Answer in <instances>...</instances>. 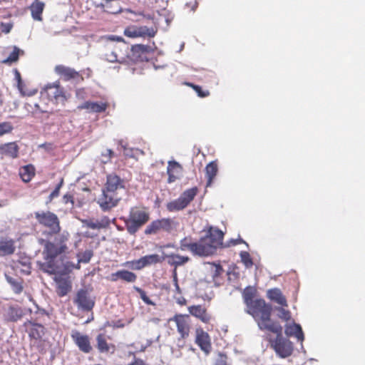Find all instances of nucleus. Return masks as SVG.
Instances as JSON below:
<instances>
[{
	"mask_svg": "<svg viewBox=\"0 0 365 365\" xmlns=\"http://www.w3.org/2000/svg\"><path fill=\"white\" fill-rule=\"evenodd\" d=\"M225 232L220 229L210 226L197 241L191 242V237H185L180 240L181 251L189 250L192 255L200 257H211L222 247Z\"/></svg>",
	"mask_w": 365,
	"mask_h": 365,
	"instance_id": "1",
	"label": "nucleus"
},
{
	"mask_svg": "<svg viewBox=\"0 0 365 365\" xmlns=\"http://www.w3.org/2000/svg\"><path fill=\"white\" fill-rule=\"evenodd\" d=\"M41 245L44 246L43 255V259L46 262H43L41 261H37V265L39 269H41L44 273H46L49 275H53L55 273L53 268L57 265L55 262L56 258L65 252L67 250V245L64 243L63 237L61 238L60 245L57 246L53 242L46 240L43 239H41L39 240ZM62 258V256H60Z\"/></svg>",
	"mask_w": 365,
	"mask_h": 365,
	"instance_id": "2",
	"label": "nucleus"
},
{
	"mask_svg": "<svg viewBox=\"0 0 365 365\" xmlns=\"http://www.w3.org/2000/svg\"><path fill=\"white\" fill-rule=\"evenodd\" d=\"M272 306L263 299H256L253 304L247 307V312L253 317L261 330L277 331V328L274 327L279 323L272 320Z\"/></svg>",
	"mask_w": 365,
	"mask_h": 365,
	"instance_id": "3",
	"label": "nucleus"
},
{
	"mask_svg": "<svg viewBox=\"0 0 365 365\" xmlns=\"http://www.w3.org/2000/svg\"><path fill=\"white\" fill-rule=\"evenodd\" d=\"M274 327L277 329L279 327V330H269L277 334L276 338L270 341L271 347L280 358L289 357L293 353V344L291 341L282 336V327L279 324Z\"/></svg>",
	"mask_w": 365,
	"mask_h": 365,
	"instance_id": "4",
	"label": "nucleus"
},
{
	"mask_svg": "<svg viewBox=\"0 0 365 365\" xmlns=\"http://www.w3.org/2000/svg\"><path fill=\"white\" fill-rule=\"evenodd\" d=\"M120 219L123 220L128 232L134 235L149 220L150 216L148 212L139 210L130 212L128 217H123Z\"/></svg>",
	"mask_w": 365,
	"mask_h": 365,
	"instance_id": "5",
	"label": "nucleus"
},
{
	"mask_svg": "<svg viewBox=\"0 0 365 365\" xmlns=\"http://www.w3.org/2000/svg\"><path fill=\"white\" fill-rule=\"evenodd\" d=\"M153 45L154 46V48L144 44L132 45L130 52L126 54V57L135 63L148 62L150 60L148 55L153 53L154 52V49L156 48L154 41L153 42ZM126 52H128V50Z\"/></svg>",
	"mask_w": 365,
	"mask_h": 365,
	"instance_id": "6",
	"label": "nucleus"
},
{
	"mask_svg": "<svg viewBox=\"0 0 365 365\" xmlns=\"http://www.w3.org/2000/svg\"><path fill=\"white\" fill-rule=\"evenodd\" d=\"M35 217L38 222L50 229V234H57L61 231L60 222L58 216L50 211L36 212Z\"/></svg>",
	"mask_w": 365,
	"mask_h": 365,
	"instance_id": "7",
	"label": "nucleus"
},
{
	"mask_svg": "<svg viewBox=\"0 0 365 365\" xmlns=\"http://www.w3.org/2000/svg\"><path fill=\"white\" fill-rule=\"evenodd\" d=\"M173 220L170 218H161L153 220L151 223L148 225L144 231L145 235H155L163 230L166 232H170L173 230L172 227Z\"/></svg>",
	"mask_w": 365,
	"mask_h": 365,
	"instance_id": "8",
	"label": "nucleus"
},
{
	"mask_svg": "<svg viewBox=\"0 0 365 365\" xmlns=\"http://www.w3.org/2000/svg\"><path fill=\"white\" fill-rule=\"evenodd\" d=\"M73 302L79 309L84 312L91 311L95 306L94 299L90 297L88 290L85 289H80L77 292Z\"/></svg>",
	"mask_w": 365,
	"mask_h": 365,
	"instance_id": "9",
	"label": "nucleus"
},
{
	"mask_svg": "<svg viewBox=\"0 0 365 365\" xmlns=\"http://www.w3.org/2000/svg\"><path fill=\"white\" fill-rule=\"evenodd\" d=\"M195 343L200 349L205 354H209L212 349L210 337L207 332L205 331L202 328L196 329Z\"/></svg>",
	"mask_w": 365,
	"mask_h": 365,
	"instance_id": "10",
	"label": "nucleus"
},
{
	"mask_svg": "<svg viewBox=\"0 0 365 365\" xmlns=\"http://www.w3.org/2000/svg\"><path fill=\"white\" fill-rule=\"evenodd\" d=\"M71 336L75 344L81 351L86 354L91 352L92 346L88 335L81 334L79 332L76 331L75 334H73Z\"/></svg>",
	"mask_w": 365,
	"mask_h": 365,
	"instance_id": "11",
	"label": "nucleus"
},
{
	"mask_svg": "<svg viewBox=\"0 0 365 365\" xmlns=\"http://www.w3.org/2000/svg\"><path fill=\"white\" fill-rule=\"evenodd\" d=\"M55 72L61 76L66 81L71 79H77L79 78H83L79 72L76 71L74 68L65 66L63 65H58L55 67Z\"/></svg>",
	"mask_w": 365,
	"mask_h": 365,
	"instance_id": "12",
	"label": "nucleus"
},
{
	"mask_svg": "<svg viewBox=\"0 0 365 365\" xmlns=\"http://www.w3.org/2000/svg\"><path fill=\"white\" fill-rule=\"evenodd\" d=\"M284 333L287 336H294L301 342H302L304 339V333L301 326L298 324H296L294 322H292V323H287L285 325Z\"/></svg>",
	"mask_w": 365,
	"mask_h": 365,
	"instance_id": "13",
	"label": "nucleus"
},
{
	"mask_svg": "<svg viewBox=\"0 0 365 365\" xmlns=\"http://www.w3.org/2000/svg\"><path fill=\"white\" fill-rule=\"evenodd\" d=\"M185 317H189L188 314H175L170 320H173L176 322L177 330L180 334L182 339L186 338L189 335V327L186 324Z\"/></svg>",
	"mask_w": 365,
	"mask_h": 365,
	"instance_id": "14",
	"label": "nucleus"
},
{
	"mask_svg": "<svg viewBox=\"0 0 365 365\" xmlns=\"http://www.w3.org/2000/svg\"><path fill=\"white\" fill-rule=\"evenodd\" d=\"M118 188H125L123 180L116 174L108 175L106 183V190L114 192Z\"/></svg>",
	"mask_w": 365,
	"mask_h": 365,
	"instance_id": "15",
	"label": "nucleus"
},
{
	"mask_svg": "<svg viewBox=\"0 0 365 365\" xmlns=\"http://www.w3.org/2000/svg\"><path fill=\"white\" fill-rule=\"evenodd\" d=\"M19 147L16 142H10L0 145V153L15 159L19 156Z\"/></svg>",
	"mask_w": 365,
	"mask_h": 365,
	"instance_id": "16",
	"label": "nucleus"
},
{
	"mask_svg": "<svg viewBox=\"0 0 365 365\" xmlns=\"http://www.w3.org/2000/svg\"><path fill=\"white\" fill-rule=\"evenodd\" d=\"M189 312L191 315L199 319L204 323H208L211 319L209 314L207 313L205 308L201 305H192L188 307Z\"/></svg>",
	"mask_w": 365,
	"mask_h": 365,
	"instance_id": "17",
	"label": "nucleus"
},
{
	"mask_svg": "<svg viewBox=\"0 0 365 365\" xmlns=\"http://www.w3.org/2000/svg\"><path fill=\"white\" fill-rule=\"evenodd\" d=\"M4 277L6 282L10 285L11 289L16 294H19L24 289L23 279L19 276L15 277L4 273Z\"/></svg>",
	"mask_w": 365,
	"mask_h": 365,
	"instance_id": "18",
	"label": "nucleus"
},
{
	"mask_svg": "<svg viewBox=\"0 0 365 365\" xmlns=\"http://www.w3.org/2000/svg\"><path fill=\"white\" fill-rule=\"evenodd\" d=\"M118 279L127 282H135L137 279V275L127 269H120L111 274L112 281L115 282Z\"/></svg>",
	"mask_w": 365,
	"mask_h": 365,
	"instance_id": "19",
	"label": "nucleus"
},
{
	"mask_svg": "<svg viewBox=\"0 0 365 365\" xmlns=\"http://www.w3.org/2000/svg\"><path fill=\"white\" fill-rule=\"evenodd\" d=\"M16 250L14 245V240L13 239H4L3 237L0 240V257H6L11 255L14 253Z\"/></svg>",
	"mask_w": 365,
	"mask_h": 365,
	"instance_id": "20",
	"label": "nucleus"
},
{
	"mask_svg": "<svg viewBox=\"0 0 365 365\" xmlns=\"http://www.w3.org/2000/svg\"><path fill=\"white\" fill-rule=\"evenodd\" d=\"M80 268L81 266L78 262L75 264L72 262L67 261L65 263H63V267L61 269L60 265L57 264V265L53 268L55 273L53 274L62 277L68 274L73 269H79Z\"/></svg>",
	"mask_w": 365,
	"mask_h": 365,
	"instance_id": "21",
	"label": "nucleus"
},
{
	"mask_svg": "<svg viewBox=\"0 0 365 365\" xmlns=\"http://www.w3.org/2000/svg\"><path fill=\"white\" fill-rule=\"evenodd\" d=\"M25 315L24 309L19 305H11L7 310L8 321L16 322Z\"/></svg>",
	"mask_w": 365,
	"mask_h": 365,
	"instance_id": "22",
	"label": "nucleus"
},
{
	"mask_svg": "<svg viewBox=\"0 0 365 365\" xmlns=\"http://www.w3.org/2000/svg\"><path fill=\"white\" fill-rule=\"evenodd\" d=\"M45 7V4L38 0H34L29 6L31 17L34 20L41 21L42 14Z\"/></svg>",
	"mask_w": 365,
	"mask_h": 365,
	"instance_id": "23",
	"label": "nucleus"
},
{
	"mask_svg": "<svg viewBox=\"0 0 365 365\" xmlns=\"http://www.w3.org/2000/svg\"><path fill=\"white\" fill-rule=\"evenodd\" d=\"M54 281L57 283L58 289V295L61 297L66 296L71 289V284L67 279H63L57 277L53 278Z\"/></svg>",
	"mask_w": 365,
	"mask_h": 365,
	"instance_id": "24",
	"label": "nucleus"
},
{
	"mask_svg": "<svg viewBox=\"0 0 365 365\" xmlns=\"http://www.w3.org/2000/svg\"><path fill=\"white\" fill-rule=\"evenodd\" d=\"M268 297L281 305L282 307H287V302L286 297L283 295L280 289L277 288L269 289L267 292Z\"/></svg>",
	"mask_w": 365,
	"mask_h": 365,
	"instance_id": "25",
	"label": "nucleus"
},
{
	"mask_svg": "<svg viewBox=\"0 0 365 365\" xmlns=\"http://www.w3.org/2000/svg\"><path fill=\"white\" fill-rule=\"evenodd\" d=\"M28 323L33 327L29 332V336L34 339H41L44 335V327L41 324L31 320H28Z\"/></svg>",
	"mask_w": 365,
	"mask_h": 365,
	"instance_id": "26",
	"label": "nucleus"
},
{
	"mask_svg": "<svg viewBox=\"0 0 365 365\" xmlns=\"http://www.w3.org/2000/svg\"><path fill=\"white\" fill-rule=\"evenodd\" d=\"M199 74L197 76L199 78L206 83L217 84L215 73L211 70L202 68L198 71Z\"/></svg>",
	"mask_w": 365,
	"mask_h": 365,
	"instance_id": "27",
	"label": "nucleus"
},
{
	"mask_svg": "<svg viewBox=\"0 0 365 365\" xmlns=\"http://www.w3.org/2000/svg\"><path fill=\"white\" fill-rule=\"evenodd\" d=\"M25 52L24 50L19 48L16 46H14L13 51L9 53L8 57L2 61L4 64L11 65L18 61L21 55H24Z\"/></svg>",
	"mask_w": 365,
	"mask_h": 365,
	"instance_id": "28",
	"label": "nucleus"
},
{
	"mask_svg": "<svg viewBox=\"0 0 365 365\" xmlns=\"http://www.w3.org/2000/svg\"><path fill=\"white\" fill-rule=\"evenodd\" d=\"M198 189L196 186L191 188L187 189L183 191L179 197L183 201V202L187 206L197 195Z\"/></svg>",
	"mask_w": 365,
	"mask_h": 365,
	"instance_id": "29",
	"label": "nucleus"
},
{
	"mask_svg": "<svg viewBox=\"0 0 365 365\" xmlns=\"http://www.w3.org/2000/svg\"><path fill=\"white\" fill-rule=\"evenodd\" d=\"M169 257H171L170 259L168 260V264L170 266H173L177 268L179 266L183 265L184 264L188 262L190 259L187 256H181L178 254L171 253V255Z\"/></svg>",
	"mask_w": 365,
	"mask_h": 365,
	"instance_id": "30",
	"label": "nucleus"
},
{
	"mask_svg": "<svg viewBox=\"0 0 365 365\" xmlns=\"http://www.w3.org/2000/svg\"><path fill=\"white\" fill-rule=\"evenodd\" d=\"M218 168L215 161L210 162L205 167V174L207 177V186L211 185L213 178L217 175Z\"/></svg>",
	"mask_w": 365,
	"mask_h": 365,
	"instance_id": "31",
	"label": "nucleus"
},
{
	"mask_svg": "<svg viewBox=\"0 0 365 365\" xmlns=\"http://www.w3.org/2000/svg\"><path fill=\"white\" fill-rule=\"evenodd\" d=\"M46 88L53 90L51 93H48V95L52 96L56 100H58L60 98H61L62 101L66 100L65 93L63 89L61 88L58 82L53 83L52 85L49 84Z\"/></svg>",
	"mask_w": 365,
	"mask_h": 365,
	"instance_id": "32",
	"label": "nucleus"
},
{
	"mask_svg": "<svg viewBox=\"0 0 365 365\" xmlns=\"http://www.w3.org/2000/svg\"><path fill=\"white\" fill-rule=\"evenodd\" d=\"M163 261L164 257H160V255L157 254L148 255L141 257V262L143 264V266L145 267L151 264L161 263Z\"/></svg>",
	"mask_w": 365,
	"mask_h": 365,
	"instance_id": "33",
	"label": "nucleus"
},
{
	"mask_svg": "<svg viewBox=\"0 0 365 365\" xmlns=\"http://www.w3.org/2000/svg\"><path fill=\"white\" fill-rule=\"evenodd\" d=\"M186 207L187 205L180 197L168 202L166 205V208L169 212L180 211Z\"/></svg>",
	"mask_w": 365,
	"mask_h": 365,
	"instance_id": "34",
	"label": "nucleus"
},
{
	"mask_svg": "<svg viewBox=\"0 0 365 365\" xmlns=\"http://www.w3.org/2000/svg\"><path fill=\"white\" fill-rule=\"evenodd\" d=\"M212 265V278L214 281L215 285L218 287L221 284L219 281V277L223 272V268L220 264H215V262L210 263Z\"/></svg>",
	"mask_w": 365,
	"mask_h": 365,
	"instance_id": "35",
	"label": "nucleus"
},
{
	"mask_svg": "<svg viewBox=\"0 0 365 365\" xmlns=\"http://www.w3.org/2000/svg\"><path fill=\"white\" fill-rule=\"evenodd\" d=\"M35 175V168L32 165H26L23 168V172L20 173L21 180L29 182Z\"/></svg>",
	"mask_w": 365,
	"mask_h": 365,
	"instance_id": "36",
	"label": "nucleus"
},
{
	"mask_svg": "<svg viewBox=\"0 0 365 365\" xmlns=\"http://www.w3.org/2000/svg\"><path fill=\"white\" fill-rule=\"evenodd\" d=\"M255 293L256 290L251 287H247L244 289L242 296L247 307H249L255 302L256 299H255Z\"/></svg>",
	"mask_w": 365,
	"mask_h": 365,
	"instance_id": "37",
	"label": "nucleus"
},
{
	"mask_svg": "<svg viewBox=\"0 0 365 365\" xmlns=\"http://www.w3.org/2000/svg\"><path fill=\"white\" fill-rule=\"evenodd\" d=\"M97 348L100 353H106L110 350V345L108 344L102 334H99L96 337Z\"/></svg>",
	"mask_w": 365,
	"mask_h": 365,
	"instance_id": "38",
	"label": "nucleus"
},
{
	"mask_svg": "<svg viewBox=\"0 0 365 365\" xmlns=\"http://www.w3.org/2000/svg\"><path fill=\"white\" fill-rule=\"evenodd\" d=\"M123 34L125 36L130 38H137L143 36V34L141 33L140 27L136 26H128L125 28L124 29Z\"/></svg>",
	"mask_w": 365,
	"mask_h": 365,
	"instance_id": "39",
	"label": "nucleus"
},
{
	"mask_svg": "<svg viewBox=\"0 0 365 365\" xmlns=\"http://www.w3.org/2000/svg\"><path fill=\"white\" fill-rule=\"evenodd\" d=\"M184 84L192 88L200 98H205L210 95L208 90H203L199 85L190 82H185Z\"/></svg>",
	"mask_w": 365,
	"mask_h": 365,
	"instance_id": "40",
	"label": "nucleus"
},
{
	"mask_svg": "<svg viewBox=\"0 0 365 365\" xmlns=\"http://www.w3.org/2000/svg\"><path fill=\"white\" fill-rule=\"evenodd\" d=\"M93 256V251L92 250H86L83 252L81 254H78V263H84L87 264L88 263L92 257Z\"/></svg>",
	"mask_w": 365,
	"mask_h": 365,
	"instance_id": "41",
	"label": "nucleus"
},
{
	"mask_svg": "<svg viewBox=\"0 0 365 365\" xmlns=\"http://www.w3.org/2000/svg\"><path fill=\"white\" fill-rule=\"evenodd\" d=\"M134 289L140 294V299L147 305H155V303L147 296L146 292L141 288L134 286Z\"/></svg>",
	"mask_w": 365,
	"mask_h": 365,
	"instance_id": "42",
	"label": "nucleus"
},
{
	"mask_svg": "<svg viewBox=\"0 0 365 365\" xmlns=\"http://www.w3.org/2000/svg\"><path fill=\"white\" fill-rule=\"evenodd\" d=\"M182 170V165L175 160H170L168 161V165L167 167V173H179Z\"/></svg>",
	"mask_w": 365,
	"mask_h": 365,
	"instance_id": "43",
	"label": "nucleus"
},
{
	"mask_svg": "<svg viewBox=\"0 0 365 365\" xmlns=\"http://www.w3.org/2000/svg\"><path fill=\"white\" fill-rule=\"evenodd\" d=\"M277 311L278 312V317L285 322H288L289 320H291L292 319V315H291V312L287 310V309H284L283 307H277L276 308Z\"/></svg>",
	"mask_w": 365,
	"mask_h": 365,
	"instance_id": "44",
	"label": "nucleus"
},
{
	"mask_svg": "<svg viewBox=\"0 0 365 365\" xmlns=\"http://www.w3.org/2000/svg\"><path fill=\"white\" fill-rule=\"evenodd\" d=\"M242 262L247 267H251L253 265V262L251 256L248 252L242 251L240 253Z\"/></svg>",
	"mask_w": 365,
	"mask_h": 365,
	"instance_id": "45",
	"label": "nucleus"
},
{
	"mask_svg": "<svg viewBox=\"0 0 365 365\" xmlns=\"http://www.w3.org/2000/svg\"><path fill=\"white\" fill-rule=\"evenodd\" d=\"M103 38L106 39L107 41L122 42L124 43V46H125V50L127 51L129 49L128 43L125 42V39L120 36L110 34L104 36Z\"/></svg>",
	"mask_w": 365,
	"mask_h": 365,
	"instance_id": "46",
	"label": "nucleus"
},
{
	"mask_svg": "<svg viewBox=\"0 0 365 365\" xmlns=\"http://www.w3.org/2000/svg\"><path fill=\"white\" fill-rule=\"evenodd\" d=\"M107 106L106 103L93 102L91 110L95 113H102L106 110Z\"/></svg>",
	"mask_w": 365,
	"mask_h": 365,
	"instance_id": "47",
	"label": "nucleus"
},
{
	"mask_svg": "<svg viewBox=\"0 0 365 365\" xmlns=\"http://www.w3.org/2000/svg\"><path fill=\"white\" fill-rule=\"evenodd\" d=\"M24 87H25V83L23 81L17 83V88H18L19 92L21 93V94L23 96H31L37 93V90H36V89L29 91H26L24 90Z\"/></svg>",
	"mask_w": 365,
	"mask_h": 365,
	"instance_id": "48",
	"label": "nucleus"
},
{
	"mask_svg": "<svg viewBox=\"0 0 365 365\" xmlns=\"http://www.w3.org/2000/svg\"><path fill=\"white\" fill-rule=\"evenodd\" d=\"M14 128L11 123L9 122H3L0 123V136L9 133L13 130Z\"/></svg>",
	"mask_w": 365,
	"mask_h": 365,
	"instance_id": "49",
	"label": "nucleus"
},
{
	"mask_svg": "<svg viewBox=\"0 0 365 365\" xmlns=\"http://www.w3.org/2000/svg\"><path fill=\"white\" fill-rule=\"evenodd\" d=\"M140 29L141 30V33L143 34L142 37H145V36L153 38L157 34V29H153V28H148L145 26H140Z\"/></svg>",
	"mask_w": 365,
	"mask_h": 365,
	"instance_id": "50",
	"label": "nucleus"
},
{
	"mask_svg": "<svg viewBox=\"0 0 365 365\" xmlns=\"http://www.w3.org/2000/svg\"><path fill=\"white\" fill-rule=\"evenodd\" d=\"M105 59L110 63L118 62L120 63H123L124 62H125L124 58H123L122 59H118L117 53L115 51H112L110 54H106Z\"/></svg>",
	"mask_w": 365,
	"mask_h": 365,
	"instance_id": "51",
	"label": "nucleus"
},
{
	"mask_svg": "<svg viewBox=\"0 0 365 365\" xmlns=\"http://www.w3.org/2000/svg\"><path fill=\"white\" fill-rule=\"evenodd\" d=\"M82 222L91 229H101L106 227V225L99 222H94L90 220H83Z\"/></svg>",
	"mask_w": 365,
	"mask_h": 365,
	"instance_id": "52",
	"label": "nucleus"
},
{
	"mask_svg": "<svg viewBox=\"0 0 365 365\" xmlns=\"http://www.w3.org/2000/svg\"><path fill=\"white\" fill-rule=\"evenodd\" d=\"M102 156L103 159L101 160V162L104 164H106L109 162H110L111 158L114 155V152L111 149H107L106 150V153H102Z\"/></svg>",
	"mask_w": 365,
	"mask_h": 365,
	"instance_id": "53",
	"label": "nucleus"
},
{
	"mask_svg": "<svg viewBox=\"0 0 365 365\" xmlns=\"http://www.w3.org/2000/svg\"><path fill=\"white\" fill-rule=\"evenodd\" d=\"M227 356L225 353H219L215 365H227Z\"/></svg>",
	"mask_w": 365,
	"mask_h": 365,
	"instance_id": "54",
	"label": "nucleus"
},
{
	"mask_svg": "<svg viewBox=\"0 0 365 365\" xmlns=\"http://www.w3.org/2000/svg\"><path fill=\"white\" fill-rule=\"evenodd\" d=\"M34 108L36 109V110H32L31 111V115L34 118H38V116L37 115V111H38L39 113H46L47 114L46 117L45 118V120H47L48 119V112L46 111V110H43L42 109H41L38 103H34Z\"/></svg>",
	"mask_w": 365,
	"mask_h": 365,
	"instance_id": "55",
	"label": "nucleus"
},
{
	"mask_svg": "<svg viewBox=\"0 0 365 365\" xmlns=\"http://www.w3.org/2000/svg\"><path fill=\"white\" fill-rule=\"evenodd\" d=\"M112 198L110 197V200H105L104 202H102L100 203V206L102 208L103 210L107 211L109 210L113 207H115L116 205V203L111 202Z\"/></svg>",
	"mask_w": 365,
	"mask_h": 365,
	"instance_id": "56",
	"label": "nucleus"
},
{
	"mask_svg": "<svg viewBox=\"0 0 365 365\" xmlns=\"http://www.w3.org/2000/svg\"><path fill=\"white\" fill-rule=\"evenodd\" d=\"M12 27H13L12 23H4V22L0 23V30L1 32L4 33V34H9L11 31Z\"/></svg>",
	"mask_w": 365,
	"mask_h": 365,
	"instance_id": "57",
	"label": "nucleus"
},
{
	"mask_svg": "<svg viewBox=\"0 0 365 365\" xmlns=\"http://www.w3.org/2000/svg\"><path fill=\"white\" fill-rule=\"evenodd\" d=\"M106 325L112 326L115 329L123 328L125 327V324L123 322V320L121 319H118L117 321H112L111 322H106Z\"/></svg>",
	"mask_w": 365,
	"mask_h": 365,
	"instance_id": "58",
	"label": "nucleus"
},
{
	"mask_svg": "<svg viewBox=\"0 0 365 365\" xmlns=\"http://www.w3.org/2000/svg\"><path fill=\"white\" fill-rule=\"evenodd\" d=\"M63 202L64 204L71 203L72 206L74 205V199L72 195L66 193L63 196Z\"/></svg>",
	"mask_w": 365,
	"mask_h": 365,
	"instance_id": "59",
	"label": "nucleus"
},
{
	"mask_svg": "<svg viewBox=\"0 0 365 365\" xmlns=\"http://www.w3.org/2000/svg\"><path fill=\"white\" fill-rule=\"evenodd\" d=\"M239 244H245L247 246H248V244L241 237H239L236 240L235 239H230V246H235Z\"/></svg>",
	"mask_w": 365,
	"mask_h": 365,
	"instance_id": "60",
	"label": "nucleus"
},
{
	"mask_svg": "<svg viewBox=\"0 0 365 365\" xmlns=\"http://www.w3.org/2000/svg\"><path fill=\"white\" fill-rule=\"evenodd\" d=\"M92 103L93 102L89 101H85V102L82 103L81 104L78 105L77 108L79 110L87 109V110H91Z\"/></svg>",
	"mask_w": 365,
	"mask_h": 365,
	"instance_id": "61",
	"label": "nucleus"
},
{
	"mask_svg": "<svg viewBox=\"0 0 365 365\" xmlns=\"http://www.w3.org/2000/svg\"><path fill=\"white\" fill-rule=\"evenodd\" d=\"M34 305L36 308V314H40L41 315H48V313L47 312V311L43 308H41L38 306V304L36 303V302H34Z\"/></svg>",
	"mask_w": 365,
	"mask_h": 365,
	"instance_id": "62",
	"label": "nucleus"
},
{
	"mask_svg": "<svg viewBox=\"0 0 365 365\" xmlns=\"http://www.w3.org/2000/svg\"><path fill=\"white\" fill-rule=\"evenodd\" d=\"M153 343V341L151 339H148L145 344H143L140 346V349L139 350L140 352H143L146 350L148 347H149Z\"/></svg>",
	"mask_w": 365,
	"mask_h": 365,
	"instance_id": "63",
	"label": "nucleus"
},
{
	"mask_svg": "<svg viewBox=\"0 0 365 365\" xmlns=\"http://www.w3.org/2000/svg\"><path fill=\"white\" fill-rule=\"evenodd\" d=\"M129 365H146V364L140 359H135L134 361L130 363Z\"/></svg>",
	"mask_w": 365,
	"mask_h": 365,
	"instance_id": "64",
	"label": "nucleus"
}]
</instances>
